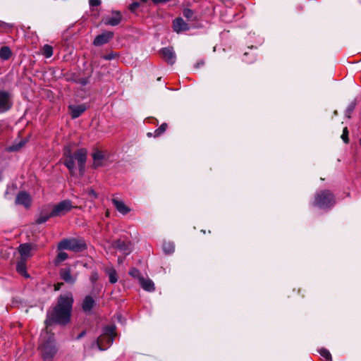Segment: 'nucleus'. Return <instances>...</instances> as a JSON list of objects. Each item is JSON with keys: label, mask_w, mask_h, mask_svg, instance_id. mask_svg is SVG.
Listing matches in <instances>:
<instances>
[{"label": "nucleus", "mask_w": 361, "mask_h": 361, "mask_svg": "<svg viewBox=\"0 0 361 361\" xmlns=\"http://www.w3.org/2000/svg\"><path fill=\"white\" fill-rule=\"evenodd\" d=\"M73 303V293L67 292L59 295L55 305L47 311L44 320L45 335L43 336L39 345L44 361H51L58 351L54 334L51 332L49 327L53 325L65 326L68 324L71 321Z\"/></svg>", "instance_id": "obj_1"}, {"label": "nucleus", "mask_w": 361, "mask_h": 361, "mask_svg": "<svg viewBox=\"0 0 361 361\" xmlns=\"http://www.w3.org/2000/svg\"><path fill=\"white\" fill-rule=\"evenodd\" d=\"M336 197L331 190H322L318 191L314 195L312 205L320 209H326L333 207L336 204Z\"/></svg>", "instance_id": "obj_2"}, {"label": "nucleus", "mask_w": 361, "mask_h": 361, "mask_svg": "<svg viewBox=\"0 0 361 361\" xmlns=\"http://www.w3.org/2000/svg\"><path fill=\"white\" fill-rule=\"evenodd\" d=\"M116 326L111 324L104 328L103 334L97 339V344L100 350H106L113 343L116 336Z\"/></svg>", "instance_id": "obj_3"}, {"label": "nucleus", "mask_w": 361, "mask_h": 361, "mask_svg": "<svg viewBox=\"0 0 361 361\" xmlns=\"http://www.w3.org/2000/svg\"><path fill=\"white\" fill-rule=\"evenodd\" d=\"M57 247L59 250H68L78 252L85 250L87 244L82 239L65 238L59 243Z\"/></svg>", "instance_id": "obj_4"}, {"label": "nucleus", "mask_w": 361, "mask_h": 361, "mask_svg": "<svg viewBox=\"0 0 361 361\" xmlns=\"http://www.w3.org/2000/svg\"><path fill=\"white\" fill-rule=\"evenodd\" d=\"M48 207H51V216L58 217L65 215L69 212L74 207L73 206L72 201L67 199L62 200L52 206L48 205Z\"/></svg>", "instance_id": "obj_5"}, {"label": "nucleus", "mask_w": 361, "mask_h": 361, "mask_svg": "<svg viewBox=\"0 0 361 361\" xmlns=\"http://www.w3.org/2000/svg\"><path fill=\"white\" fill-rule=\"evenodd\" d=\"M13 106L12 95L6 90H0V113L9 111Z\"/></svg>", "instance_id": "obj_6"}, {"label": "nucleus", "mask_w": 361, "mask_h": 361, "mask_svg": "<svg viewBox=\"0 0 361 361\" xmlns=\"http://www.w3.org/2000/svg\"><path fill=\"white\" fill-rule=\"evenodd\" d=\"M112 247L122 252L126 255H128L132 252L131 242L121 238L113 241Z\"/></svg>", "instance_id": "obj_7"}, {"label": "nucleus", "mask_w": 361, "mask_h": 361, "mask_svg": "<svg viewBox=\"0 0 361 361\" xmlns=\"http://www.w3.org/2000/svg\"><path fill=\"white\" fill-rule=\"evenodd\" d=\"M32 198L30 194L26 191H20L15 199L16 205H22L25 208L28 209L31 206Z\"/></svg>", "instance_id": "obj_8"}, {"label": "nucleus", "mask_w": 361, "mask_h": 361, "mask_svg": "<svg viewBox=\"0 0 361 361\" xmlns=\"http://www.w3.org/2000/svg\"><path fill=\"white\" fill-rule=\"evenodd\" d=\"M63 156L65 157L63 164L68 168L71 176L75 175V161L71 150L69 147H66L64 150Z\"/></svg>", "instance_id": "obj_9"}, {"label": "nucleus", "mask_w": 361, "mask_h": 361, "mask_svg": "<svg viewBox=\"0 0 361 361\" xmlns=\"http://www.w3.org/2000/svg\"><path fill=\"white\" fill-rule=\"evenodd\" d=\"M162 59L170 65L175 63L176 56L172 47H164L160 50Z\"/></svg>", "instance_id": "obj_10"}, {"label": "nucleus", "mask_w": 361, "mask_h": 361, "mask_svg": "<svg viewBox=\"0 0 361 361\" xmlns=\"http://www.w3.org/2000/svg\"><path fill=\"white\" fill-rule=\"evenodd\" d=\"M114 37V32L111 31H105L100 35H98L94 38L92 44L96 47L102 46L108 43Z\"/></svg>", "instance_id": "obj_11"}, {"label": "nucleus", "mask_w": 361, "mask_h": 361, "mask_svg": "<svg viewBox=\"0 0 361 361\" xmlns=\"http://www.w3.org/2000/svg\"><path fill=\"white\" fill-rule=\"evenodd\" d=\"M87 106L85 104L79 105L71 104L68 106L69 114L72 119H75L80 117L86 110Z\"/></svg>", "instance_id": "obj_12"}, {"label": "nucleus", "mask_w": 361, "mask_h": 361, "mask_svg": "<svg viewBox=\"0 0 361 361\" xmlns=\"http://www.w3.org/2000/svg\"><path fill=\"white\" fill-rule=\"evenodd\" d=\"M112 15L111 17L107 16L103 18L102 21L106 25L116 26L121 23L122 16L120 11H113Z\"/></svg>", "instance_id": "obj_13"}, {"label": "nucleus", "mask_w": 361, "mask_h": 361, "mask_svg": "<svg viewBox=\"0 0 361 361\" xmlns=\"http://www.w3.org/2000/svg\"><path fill=\"white\" fill-rule=\"evenodd\" d=\"M59 276L66 283L71 285L74 284L77 280V276L71 274V269L70 267L61 269L59 270Z\"/></svg>", "instance_id": "obj_14"}, {"label": "nucleus", "mask_w": 361, "mask_h": 361, "mask_svg": "<svg viewBox=\"0 0 361 361\" xmlns=\"http://www.w3.org/2000/svg\"><path fill=\"white\" fill-rule=\"evenodd\" d=\"M190 28V25L185 23L180 17L175 18L173 21V31L180 33L181 32L188 31Z\"/></svg>", "instance_id": "obj_15"}, {"label": "nucleus", "mask_w": 361, "mask_h": 361, "mask_svg": "<svg viewBox=\"0 0 361 361\" xmlns=\"http://www.w3.org/2000/svg\"><path fill=\"white\" fill-rule=\"evenodd\" d=\"M37 247L36 245H33L31 243H23L20 244L18 247V252L20 255V257H25V259H27L31 257V250L32 249H35Z\"/></svg>", "instance_id": "obj_16"}, {"label": "nucleus", "mask_w": 361, "mask_h": 361, "mask_svg": "<svg viewBox=\"0 0 361 361\" xmlns=\"http://www.w3.org/2000/svg\"><path fill=\"white\" fill-rule=\"evenodd\" d=\"M92 157L93 159V169H97L104 165V161L105 158L102 151L99 149L95 150L92 154Z\"/></svg>", "instance_id": "obj_17"}, {"label": "nucleus", "mask_w": 361, "mask_h": 361, "mask_svg": "<svg viewBox=\"0 0 361 361\" xmlns=\"http://www.w3.org/2000/svg\"><path fill=\"white\" fill-rule=\"evenodd\" d=\"M72 154L73 156V159H76L78 164H85L87 154V151L86 149H78Z\"/></svg>", "instance_id": "obj_18"}, {"label": "nucleus", "mask_w": 361, "mask_h": 361, "mask_svg": "<svg viewBox=\"0 0 361 361\" xmlns=\"http://www.w3.org/2000/svg\"><path fill=\"white\" fill-rule=\"evenodd\" d=\"M112 203L117 211L123 215L127 214L130 211V209L127 207L123 201L118 199L113 198Z\"/></svg>", "instance_id": "obj_19"}, {"label": "nucleus", "mask_w": 361, "mask_h": 361, "mask_svg": "<svg viewBox=\"0 0 361 361\" xmlns=\"http://www.w3.org/2000/svg\"><path fill=\"white\" fill-rule=\"evenodd\" d=\"M26 261L27 259L25 257H20L16 264V271L24 277L29 278L30 275L26 271Z\"/></svg>", "instance_id": "obj_20"}, {"label": "nucleus", "mask_w": 361, "mask_h": 361, "mask_svg": "<svg viewBox=\"0 0 361 361\" xmlns=\"http://www.w3.org/2000/svg\"><path fill=\"white\" fill-rule=\"evenodd\" d=\"M141 287L146 291L152 292L155 290L154 283L150 279L140 278L139 281Z\"/></svg>", "instance_id": "obj_21"}, {"label": "nucleus", "mask_w": 361, "mask_h": 361, "mask_svg": "<svg viewBox=\"0 0 361 361\" xmlns=\"http://www.w3.org/2000/svg\"><path fill=\"white\" fill-rule=\"evenodd\" d=\"M95 305V300L90 295H87L84 298L82 303V309L85 312H87L92 310Z\"/></svg>", "instance_id": "obj_22"}, {"label": "nucleus", "mask_w": 361, "mask_h": 361, "mask_svg": "<svg viewBox=\"0 0 361 361\" xmlns=\"http://www.w3.org/2000/svg\"><path fill=\"white\" fill-rule=\"evenodd\" d=\"M54 216H51V212H48L46 209H42L40 212L38 217L35 220L36 224H42L47 222L50 218H54Z\"/></svg>", "instance_id": "obj_23"}, {"label": "nucleus", "mask_w": 361, "mask_h": 361, "mask_svg": "<svg viewBox=\"0 0 361 361\" xmlns=\"http://www.w3.org/2000/svg\"><path fill=\"white\" fill-rule=\"evenodd\" d=\"M12 55V51L9 47L3 46L0 49V59L3 61H6L10 59Z\"/></svg>", "instance_id": "obj_24"}, {"label": "nucleus", "mask_w": 361, "mask_h": 361, "mask_svg": "<svg viewBox=\"0 0 361 361\" xmlns=\"http://www.w3.org/2000/svg\"><path fill=\"white\" fill-rule=\"evenodd\" d=\"M106 274L109 276V282L112 284L118 281L117 273L115 269L109 268L106 270Z\"/></svg>", "instance_id": "obj_25"}, {"label": "nucleus", "mask_w": 361, "mask_h": 361, "mask_svg": "<svg viewBox=\"0 0 361 361\" xmlns=\"http://www.w3.org/2000/svg\"><path fill=\"white\" fill-rule=\"evenodd\" d=\"M162 248H163V251L165 254L169 255V254H172L174 252L175 245L173 242L165 241L163 243Z\"/></svg>", "instance_id": "obj_26"}, {"label": "nucleus", "mask_w": 361, "mask_h": 361, "mask_svg": "<svg viewBox=\"0 0 361 361\" xmlns=\"http://www.w3.org/2000/svg\"><path fill=\"white\" fill-rule=\"evenodd\" d=\"M183 16L188 20V21H195L197 18L192 10L185 8L183 10Z\"/></svg>", "instance_id": "obj_27"}, {"label": "nucleus", "mask_w": 361, "mask_h": 361, "mask_svg": "<svg viewBox=\"0 0 361 361\" xmlns=\"http://www.w3.org/2000/svg\"><path fill=\"white\" fill-rule=\"evenodd\" d=\"M93 68H91L90 72L87 74L85 77L79 78L78 80H75V83L80 84L82 86H85L90 82V78H91Z\"/></svg>", "instance_id": "obj_28"}, {"label": "nucleus", "mask_w": 361, "mask_h": 361, "mask_svg": "<svg viewBox=\"0 0 361 361\" xmlns=\"http://www.w3.org/2000/svg\"><path fill=\"white\" fill-rule=\"evenodd\" d=\"M68 257V255L66 252H59L55 259H54V264L55 265H59V264H61L62 262L65 261L66 259H67Z\"/></svg>", "instance_id": "obj_29"}, {"label": "nucleus", "mask_w": 361, "mask_h": 361, "mask_svg": "<svg viewBox=\"0 0 361 361\" xmlns=\"http://www.w3.org/2000/svg\"><path fill=\"white\" fill-rule=\"evenodd\" d=\"M25 143V141H20L18 143L13 144L11 146L7 147L6 148V150L9 152H17L24 146Z\"/></svg>", "instance_id": "obj_30"}, {"label": "nucleus", "mask_w": 361, "mask_h": 361, "mask_svg": "<svg viewBox=\"0 0 361 361\" xmlns=\"http://www.w3.org/2000/svg\"><path fill=\"white\" fill-rule=\"evenodd\" d=\"M25 143V141H20L18 143L13 144L11 146L7 147L6 148V150L9 152H17L24 146Z\"/></svg>", "instance_id": "obj_31"}, {"label": "nucleus", "mask_w": 361, "mask_h": 361, "mask_svg": "<svg viewBox=\"0 0 361 361\" xmlns=\"http://www.w3.org/2000/svg\"><path fill=\"white\" fill-rule=\"evenodd\" d=\"M42 50L46 58H50L53 55V47L49 44L44 45Z\"/></svg>", "instance_id": "obj_32"}, {"label": "nucleus", "mask_w": 361, "mask_h": 361, "mask_svg": "<svg viewBox=\"0 0 361 361\" xmlns=\"http://www.w3.org/2000/svg\"><path fill=\"white\" fill-rule=\"evenodd\" d=\"M99 279V274L97 269H94L92 271L90 276V281L92 283V287L95 286L96 282Z\"/></svg>", "instance_id": "obj_33"}, {"label": "nucleus", "mask_w": 361, "mask_h": 361, "mask_svg": "<svg viewBox=\"0 0 361 361\" xmlns=\"http://www.w3.org/2000/svg\"><path fill=\"white\" fill-rule=\"evenodd\" d=\"M168 127L167 123H163L157 130L154 131V137H159L163 134Z\"/></svg>", "instance_id": "obj_34"}, {"label": "nucleus", "mask_w": 361, "mask_h": 361, "mask_svg": "<svg viewBox=\"0 0 361 361\" xmlns=\"http://www.w3.org/2000/svg\"><path fill=\"white\" fill-rule=\"evenodd\" d=\"M319 354L327 361H332V357L330 352L326 348H322L319 351Z\"/></svg>", "instance_id": "obj_35"}, {"label": "nucleus", "mask_w": 361, "mask_h": 361, "mask_svg": "<svg viewBox=\"0 0 361 361\" xmlns=\"http://www.w3.org/2000/svg\"><path fill=\"white\" fill-rule=\"evenodd\" d=\"M129 275L135 279H137L138 281H140V277H143V276H142V274H140V271L135 267L132 268L129 271Z\"/></svg>", "instance_id": "obj_36"}, {"label": "nucleus", "mask_w": 361, "mask_h": 361, "mask_svg": "<svg viewBox=\"0 0 361 361\" xmlns=\"http://www.w3.org/2000/svg\"><path fill=\"white\" fill-rule=\"evenodd\" d=\"M348 134H349V132H348V129L347 127H345L343 129V133L341 136V138L343 140V141L348 144L349 142V137H348Z\"/></svg>", "instance_id": "obj_37"}, {"label": "nucleus", "mask_w": 361, "mask_h": 361, "mask_svg": "<svg viewBox=\"0 0 361 361\" xmlns=\"http://www.w3.org/2000/svg\"><path fill=\"white\" fill-rule=\"evenodd\" d=\"M355 107V104L354 102H351L348 106L347 107V109L345 111V115L348 118H350V114L353 113Z\"/></svg>", "instance_id": "obj_38"}, {"label": "nucleus", "mask_w": 361, "mask_h": 361, "mask_svg": "<svg viewBox=\"0 0 361 361\" xmlns=\"http://www.w3.org/2000/svg\"><path fill=\"white\" fill-rule=\"evenodd\" d=\"M116 56H118V54L114 51H111V53L108 54H105L102 56V59L106 61H111L114 59Z\"/></svg>", "instance_id": "obj_39"}, {"label": "nucleus", "mask_w": 361, "mask_h": 361, "mask_svg": "<svg viewBox=\"0 0 361 361\" xmlns=\"http://www.w3.org/2000/svg\"><path fill=\"white\" fill-rule=\"evenodd\" d=\"M140 6V3L139 2H133L131 4H130L128 8L129 10L130 11V12L132 13H135L137 10V8Z\"/></svg>", "instance_id": "obj_40"}, {"label": "nucleus", "mask_w": 361, "mask_h": 361, "mask_svg": "<svg viewBox=\"0 0 361 361\" xmlns=\"http://www.w3.org/2000/svg\"><path fill=\"white\" fill-rule=\"evenodd\" d=\"M87 193L90 197L93 199H96L97 197V192L92 188H88L87 190Z\"/></svg>", "instance_id": "obj_41"}, {"label": "nucleus", "mask_w": 361, "mask_h": 361, "mask_svg": "<svg viewBox=\"0 0 361 361\" xmlns=\"http://www.w3.org/2000/svg\"><path fill=\"white\" fill-rule=\"evenodd\" d=\"M89 4L90 6H98L101 4L100 0H89Z\"/></svg>", "instance_id": "obj_42"}, {"label": "nucleus", "mask_w": 361, "mask_h": 361, "mask_svg": "<svg viewBox=\"0 0 361 361\" xmlns=\"http://www.w3.org/2000/svg\"><path fill=\"white\" fill-rule=\"evenodd\" d=\"M63 286V283H62V282H59V283H55L54 285V290H56V291L59 290Z\"/></svg>", "instance_id": "obj_43"}, {"label": "nucleus", "mask_w": 361, "mask_h": 361, "mask_svg": "<svg viewBox=\"0 0 361 361\" xmlns=\"http://www.w3.org/2000/svg\"><path fill=\"white\" fill-rule=\"evenodd\" d=\"M78 167L80 175H83L85 172V164H78Z\"/></svg>", "instance_id": "obj_44"}, {"label": "nucleus", "mask_w": 361, "mask_h": 361, "mask_svg": "<svg viewBox=\"0 0 361 361\" xmlns=\"http://www.w3.org/2000/svg\"><path fill=\"white\" fill-rule=\"evenodd\" d=\"M79 78L80 77L76 73H73L71 75V78L69 79V80H71V81H72V82L75 83V80H78Z\"/></svg>", "instance_id": "obj_45"}, {"label": "nucleus", "mask_w": 361, "mask_h": 361, "mask_svg": "<svg viewBox=\"0 0 361 361\" xmlns=\"http://www.w3.org/2000/svg\"><path fill=\"white\" fill-rule=\"evenodd\" d=\"M204 60H200L199 61L197 62V63L195 65V68H199L200 67L204 66Z\"/></svg>", "instance_id": "obj_46"}, {"label": "nucleus", "mask_w": 361, "mask_h": 361, "mask_svg": "<svg viewBox=\"0 0 361 361\" xmlns=\"http://www.w3.org/2000/svg\"><path fill=\"white\" fill-rule=\"evenodd\" d=\"M85 335H86V331H85V330H83L82 331H81V332L78 335V336L76 337V339H77V340H80V339H81L82 337H84Z\"/></svg>", "instance_id": "obj_47"}, {"label": "nucleus", "mask_w": 361, "mask_h": 361, "mask_svg": "<svg viewBox=\"0 0 361 361\" xmlns=\"http://www.w3.org/2000/svg\"><path fill=\"white\" fill-rule=\"evenodd\" d=\"M252 59H251V60H250V61H246V60H245V61L246 62H247V63H250V62H252V61H254V60L255 59L256 54H252Z\"/></svg>", "instance_id": "obj_48"}, {"label": "nucleus", "mask_w": 361, "mask_h": 361, "mask_svg": "<svg viewBox=\"0 0 361 361\" xmlns=\"http://www.w3.org/2000/svg\"><path fill=\"white\" fill-rule=\"evenodd\" d=\"M142 3H147L148 0H140Z\"/></svg>", "instance_id": "obj_49"}, {"label": "nucleus", "mask_w": 361, "mask_h": 361, "mask_svg": "<svg viewBox=\"0 0 361 361\" xmlns=\"http://www.w3.org/2000/svg\"><path fill=\"white\" fill-rule=\"evenodd\" d=\"M248 48H249V49H253V48H255V49H257V47H254V46H251L250 47H248Z\"/></svg>", "instance_id": "obj_50"}, {"label": "nucleus", "mask_w": 361, "mask_h": 361, "mask_svg": "<svg viewBox=\"0 0 361 361\" xmlns=\"http://www.w3.org/2000/svg\"><path fill=\"white\" fill-rule=\"evenodd\" d=\"M248 54H249V53H248V52H247V51H245V52L244 53V56H247V55H248Z\"/></svg>", "instance_id": "obj_51"}, {"label": "nucleus", "mask_w": 361, "mask_h": 361, "mask_svg": "<svg viewBox=\"0 0 361 361\" xmlns=\"http://www.w3.org/2000/svg\"><path fill=\"white\" fill-rule=\"evenodd\" d=\"M6 25V23L0 21V25Z\"/></svg>", "instance_id": "obj_52"}, {"label": "nucleus", "mask_w": 361, "mask_h": 361, "mask_svg": "<svg viewBox=\"0 0 361 361\" xmlns=\"http://www.w3.org/2000/svg\"><path fill=\"white\" fill-rule=\"evenodd\" d=\"M147 135H148V136H150V135H151V133H147Z\"/></svg>", "instance_id": "obj_53"}, {"label": "nucleus", "mask_w": 361, "mask_h": 361, "mask_svg": "<svg viewBox=\"0 0 361 361\" xmlns=\"http://www.w3.org/2000/svg\"><path fill=\"white\" fill-rule=\"evenodd\" d=\"M160 80H161V78H158L157 80L160 81Z\"/></svg>", "instance_id": "obj_54"}, {"label": "nucleus", "mask_w": 361, "mask_h": 361, "mask_svg": "<svg viewBox=\"0 0 361 361\" xmlns=\"http://www.w3.org/2000/svg\"><path fill=\"white\" fill-rule=\"evenodd\" d=\"M360 145H361V137H360Z\"/></svg>", "instance_id": "obj_55"}]
</instances>
